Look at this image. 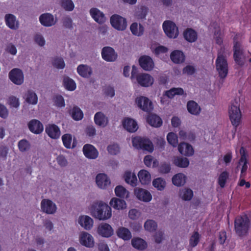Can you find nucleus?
I'll use <instances>...</instances> for the list:
<instances>
[{"mask_svg":"<svg viewBox=\"0 0 251 251\" xmlns=\"http://www.w3.org/2000/svg\"><path fill=\"white\" fill-rule=\"evenodd\" d=\"M90 215L100 221H107L112 215V209L107 203L102 201H96L89 207Z\"/></svg>","mask_w":251,"mask_h":251,"instance_id":"1","label":"nucleus"},{"mask_svg":"<svg viewBox=\"0 0 251 251\" xmlns=\"http://www.w3.org/2000/svg\"><path fill=\"white\" fill-rule=\"evenodd\" d=\"M131 79L132 82L138 83L142 87H148L151 86L154 82V78L150 75L147 73H137V69L134 66H132Z\"/></svg>","mask_w":251,"mask_h":251,"instance_id":"2","label":"nucleus"},{"mask_svg":"<svg viewBox=\"0 0 251 251\" xmlns=\"http://www.w3.org/2000/svg\"><path fill=\"white\" fill-rule=\"evenodd\" d=\"M230 120L232 125L238 126L241 122V112L240 109V100L235 99L231 102L228 110Z\"/></svg>","mask_w":251,"mask_h":251,"instance_id":"3","label":"nucleus"},{"mask_svg":"<svg viewBox=\"0 0 251 251\" xmlns=\"http://www.w3.org/2000/svg\"><path fill=\"white\" fill-rule=\"evenodd\" d=\"M216 67L219 76L222 78H225L228 73V64L225 50L221 49L218 54L216 60Z\"/></svg>","mask_w":251,"mask_h":251,"instance_id":"4","label":"nucleus"},{"mask_svg":"<svg viewBox=\"0 0 251 251\" xmlns=\"http://www.w3.org/2000/svg\"><path fill=\"white\" fill-rule=\"evenodd\" d=\"M250 226V222L246 216L237 217L234 221V229L239 236H246Z\"/></svg>","mask_w":251,"mask_h":251,"instance_id":"5","label":"nucleus"},{"mask_svg":"<svg viewBox=\"0 0 251 251\" xmlns=\"http://www.w3.org/2000/svg\"><path fill=\"white\" fill-rule=\"evenodd\" d=\"M132 145L136 149H140L150 152L154 150L152 142L148 139L141 137H135L132 139Z\"/></svg>","mask_w":251,"mask_h":251,"instance_id":"6","label":"nucleus"},{"mask_svg":"<svg viewBox=\"0 0 251 251\" xmlns=\"http://www.w3.org/2000/svg\"><path fill=\"white\" fill-rule=\"evenodd\" d=\"M233 50L235 61L239 65H243L244 64L245 60L246 59L248 52L244 51L241 44L239 42L235 41H234Z\"/></svg>","mask_w":251,"mask_h":251,"instance_id":"7","label":"nucleus"},{"mask_svg":"<svg viewBox=\"0 0 251 251\" xmlns=\"http://www.w3.org/2000/svg\"><path fill=\"white\" fill-rule=\"evenodd\" d=\"M135 104L138 108L146 112H151L153 109L152 101L147 97L140 96L135 100Z\"/></svg>","mask_w":251,"mask_h":251,"instance_id":"8","label":"nucleus"},{"mask_svg":"<svg viewBox=\"0 0 251 251\" xmlns=\"http://www.w3.org/2000/svg\"><path fill=\"white\" fill-rule=\"evenodd\" d=\"M163 28L166 35L170 38H176L178 35V29L175 23L165 21L163 24Z\"/></svg>","mask_w":251,"mask_h":251,"instance_id":"9","label":"nucleus"},{"mask_svg":"<svg viewBox=\"0 0 251 251\" xmlns=\"http://www.w3.org/2000/svg\"><path fill=\"white\" fill-rule=\"evenodd\" d=\"M78 241L81 245L88 248H92L95 246L94 237L87 231H82L79 232Z\"/></svg>","mask_w":251,"mask_h":251,"instance_id":"10","label":"nucleus"},{"mask_svg":"<svg viewBox=\"0 0 251 251\" xmlns=\"http://www.w3.org/2000/svg\"><path fill=\"white\" fill-rule=\"evenodd\" d=\"M110 22L112 27L118 30H124L126 28V19L119 15H112L110 17Z\"/></svg>","mask_w":251,"mask_h":251,"instance_id":"11","label":"nucleus"},{"mask_svg":"<svg viewBox=\"0 0 251 251\" xmlns=\"http://www.w3.org/2000/svg\"><path fill=\"white\" fill-rule=\"evenodd\" d=\"M76 223L85 230H90L94 226V219L86 215H80L76 221Z\"/></svg>","mask_w":251,"mask_h":251,"instance_id":"12","label":"nucleus"},{"mask_svg":"<svg viewBox=\"0 0 251 251\" xmlns=\"http://www.w3.org/2000/svg\"><path fill=\"white\" fill-rule=\"evenodd\" d=\"M41 210L47 214H53L57 210L56 204L52 201L44 199L42 200L40 204Z\"/></svg>","mask_w":251,"mask_h":251,"instance_id":"13","label":"nucleus"},{"mask_svg":"<svg viewBox=\"0 0 251 251\" xmlns=\"http://www.w3.org/2000/svg\"><path fill=\"white\" fill-rule=\"evenodd\" d=\"M39 21L43 26L50 27L56 24L57 20L52 14L49 13H45L39 16Z\"/></svg>","mask_w":251,"mask_h":251,"instance_id":"14","label":"nucleus"},{"mask_svg":"<svg viewBox=\"0 0 251 251\" xmlns=\"http://www.w3.org/2000/svg\"><path fill=\"white\" fill-rule=\"evenodd\" d=\"M5 25L10 29L16 30L20 27V22L16 16L11 13L6 14L4 17Z\"/></svg>","mask_w":251,"mask_h":251,"instance_id":"15","label":"nucleus"},{"mask_svg":"<svg viewBox=\"0 0 251 251\" xmlns=\"http://www.w3.org/2000/svg\"><path fill=\"white\" fill-rule=\"evenodd\" d=\"M97 233L101 237L108 238L113 234L114 230L109 224L102 223L98 225Z\"/></svg>","mask_w":251,"mask_h":251,"instance_id":"16","label":"nucleus"},{"mask_svg":"<svg viewBox=\"0 0 251 251\" xmlns=\"http://www.w3.org/2000/svg\"><path fill=\"white\" fill-rule=\"evenodd\" d=\"M11 81L16 85H21L24 81V75L22 71L18 68L12 69L9 73Z\"/></svg>","mask_w":251,"mask_h":251,"instance_id":"17","label":"nucleus"},{"mask_svg":"<svg viewBox=\"0 0 251 251\" xmlns=\"http://www.w3.org/2000/svg\"><path fill=\"white\" fill-rule=\"evenodd\" d=\"M92 18L98 24L102 25L106 21V17L104 13L96 7H92L89 10Z\"/></svg>","mask_w":251,"mask_h":251,"instance_id":"18","label":"nucleus"},{"mask_svg":"<svg viewBox=\"0 0 251 251\" xmlns=\"http://www.w3.org/2000/svg\"><path fill=\"white\" fill-rule=\"evenodd\" d=\"M96 183L100 189L105 190L110 186L111 181L106 175L100 173L96 176Z\"/></svg>","mask_w":251,"mask_h":251,"instance_id":"19","label":"nucleus"},{"mask_svg":"<svg viewBox=\"0 0 251 251\" xmlns=\"http://www.w3.org/2000/svg\"><path fill=\"white\" fill-rule=\"evenodd\" d=\"M101 56L106 61L114 62L117 58V54L112 48L105 47L102 49Z\"/></svg>","mask_w":251,"mask_h":251,"instance_id":"20","label":"nucleus"},{"mask_svg":"<svg viewBox=\"0 0 251 251\" xmlns=\"http://www.w3.org/2000/svg\"><path fill=\"white\" fill-rule=\"evenodd\" d=\"M240 153L241 156L239 162L238 167H241L240 175L241 177H244L248 169V155L246 153L245 150L243 147L240 149Z\"/></svg>","mask_w":251,"mask_h":251,"instance_id":"21","label":"nucleus"},{"mask_svg":"<svg viewBox=\"0 0 251 251\" xmlns=\"http://www.w3.org/2000/svg\"><path fill=\"white\" fill-rule=\"evenodd\" d=\"M134 194L140 201L148 202L152 200V195L147 190L143 188H135Z\"/></svg>","mask_w":251,"mask_h":251,"instance_id":"22","label":"nucleus"},{"mask_svg":"<svg viewBox=\"0 0 251 251\" xmlns=\"http://www.w3.org/2000/svg\"><path fill=\"white\" fill-rule=\"evenodd\" d=\"M95 124L100 127H106L109 123L108 117L102 112H97L94 117Z\"/></svg>","mask_w":251,"mask_h":251,"instance_id":"23","label":"nucleus"},{"mask_svg":"<svg viewBox=\"0 0 251 251\" xmlns=\"http://www.w3.org/2000/svg\"><path fill=\"white\" fill-rule=\"evenodd\" d=\"M139 62L141 68L147 71L152 70L154 67L153 61L149 56L144 55L141 56L139 58Z\"/></svg>","mask_w":251,"mask_h":251,"instance_id":"24","label":"nucleus"},{"mask_svg":"<svg viewBox=\"0 0 251 251\" xmlns=\"http://www.w3.org/2000/svg\"><path fill=\"white\" fill-rule=\"evenodd\" d=\"M83 152L86 157L91 159L97 158L99 155L98 150L90 144H86L83 146Z\"/></svg>","mask_w":251,"mask_h":251,"instance_id":"25","label":"nucleus"},{"mask_svg":"<svg viewBox=\"0 0 251 251\" xmlns=\"http://www.w3.org/2000/svg\"><path fill=\"white\" fill-rule=\"evenodd\" d=\"M27 125L29 130L34 134H40L44 129L43 124L38 120H31Z\"/></svg>","mask_w":251,"mask_h":251,"instance_id":"26","label":"nucleus"},{"mask_svg":"<svg viewBox=\"0 0 251 251\" xmlns=\"http://www.w3.org/2000/svg\"><path fill=\"white\" fill-rule=\"evenodd\" d=\"M122 124L124 128L129 132H134L138 128L137 122L129 118H125L123 120Z\"/></svg>","mask_w":251,"mask_h":251,"instance_id":"27","label":"nucleus"},{"mask_svg":"<svg viewBox=\"0 0 251 251\" xmlns=\"http://www.w3.org/2000/svg\"><path fill=\"white\" fill-rule=\"evenodd\" d=\"M46 132L52 139H57L60 136V130L58 126L54 124L49 125L46 127Z\"/></svg>","mask_w":251,"mask_h":251,"instance_id":"28","label":"nucleus"},{"mask_svg":"<svg viewBox=\"0 0 251 251\" xmlns=\"http://www.w3.org/2000/svg\"><path fill=\"white\" fill-rule=\"evenodd\" d=\"M123 177L126 182L130 186L135 187L137 185L138 179L134 172L126 171L125 172Z\"/></svg>","mask_w":251,"mask_h":251,"instance_id":"29","label":"nucleus"},{"mask_svg":"<svg viewBox=\"0 0 251 251\" xmlns=\"http://www.w3.org/2000/svg\"><path fill=\"white\" fill-rule=\"evenodd\" d=\"M77 72L81 77H90L93 74L92 68L85 64H80L77 67Z\"/></svg>","mask_w":251,"mask_h":251,"instance_id":"30","label":"nucleus"},{"mask_svg":"<svg viewBox=\"0 0 251 251\" xmlns=\"http://www.w3.org/2000/svg\"><path fill=\"white\" fill-rule=\"evenodd\" d=\"M178 150L181 154L186 156H192L194 152L192 146L185 142L181 143L178 145Z\"/></svg>","mask_w":251,"mask_h":251,"instance_id":"31","label":"nucleus"},{"mask_svg":"<svg viewBox=\"0 0 251 251\" xmlns=\"http://www.w3.org/2000/svg\"><path fill=\"white\" fill-rule=\"evenodd\" d=\"M62 140L64 146L67 149H73L75 147L76 142L75 138L70 134H65L62 136Z\"/></svg>","mask_w":251,"mask_h":251,"instance_id":"32","label":"nucleus"},{"mask_svg":"<svg viewBox=\"0 0 251 251\" xmlns=\"http://www.w3.org/2000/svg\"><path fill=\"white\" fill-rule=\"evenodd\" d=\"M139 181L142 185H148L151 182V175L146 170H141L138 173Z\"/></svg>","mask_w":251,"mask_h":251,"instance_id":"33","label":"nucleus"},{"mask_svg":"<svg viewBox=\"0 0 251 251\" xmlns=\"http://www.w3.org/2000/svg\"><path fill=\"white\" fill-rule=\"evenodd\" d=\"M26 102L30 105H36L38 102V96L32 90H28L24 96Z\"/></svg>","mask_w":251,"mask_h":251,"instance_id":"34","label":"nucleus"},{"mask_svg":"<svg viewBox=\"0 0 251 251\" xmlns=\"http://www.w3.org/2000/svg\"><path fill=\"white\" fill-rule=\"evenodd\" d=\"M117 236L125 241L129 240L132 238L130 231L127 228L121 226L116 231Z\"/></svg>","mask_w":251,"mask_h":251,"instance_id":"35","label":"nucleus"},{"mask_svg":"<svg viewBox=\"0 0 251 251\" xmlns=\"http://www.w3.org/2000/svg\"><path fill=\"white\" fill-rule=\"evenodd\" d=\"M186 180V176L183 173H178L172 178L173 184L177 187L183 186Z\"/></svg>","mask_w":251,"mask_h":251,"instance_id":"36","label":"nucleus"},{"mask_svg":"<svg viewBox=\"0 0 251 251\" xmlns=\"http://www.w3.org/2000/svg\"><path fill=\"white\" fill-rule=\"evenodd\" d=\"M109 204L113 208L117 210H123L126 207V201L117 198H112L110 200Z\"/></svg>","mask_w":251,"mask_h":251,"instance_id":"37","label":"nucleus"},{"mask_svg":"<svg viewBox=\"0 0 251 251\" xmlns=\"http://www.w3.org/2000/svg\"><path fill=\"white\" fill-rule=\"evenodd\" d=\"M187 108L188 112L194 115H198L201 111V107L194 100H190L187 102Z\"/></svg>","mask_w":251,"mask_h":251,"instance_id":"38","label":"nucleus"},{"mask_svg":"<svg viewBox=\"0 0 251 251\" xmlns=\"http://www.w3.org/2000/svg\"><path fill=\"white\" fill-rule=\"evenodd\" d=\"M148 123L151 126L154 127H158L162 125V121L160 117L155 115H150L147 118Z\"/></svg>","mask_w":251,"mask_h":251,"instance_id":"39","label":"nucleus"},{"mask_svg":"<svg viewBox=\"0 0 251 251\" xmlns=\"http://www.w3.org/2000/svg\"><path fill=\"white\" fill-rule=\"evenodd\" d=\"M179 196L183 201H190L193 197V192L190 188H183L179 190Z\"/></svg>","mask_w":251,"mask_h":251,"instance_id":"40","label":"nucleus"},{"mask_svg":"<svg viewBox=\"0 0 251 251\" xmlns=\"http://www.w3.org/2000/svg\"><path fill=\"white\" fill-rule=\"evenodd\" d=\"M170 57L172 61L175 63H182L185 60L183 53L177 50L173 51L171 54Z\"/></svg>","mask_w":251,"mask_h":251,"instance_id":"41","label":"nucleus"},{"mask_svg":"<svg viewBox=\"0 0 251 251\" xmlns=\"http://www.w3.org/2000/svg\"><path fill=\"white\" fill-rule=\"evenodd\" d=\"M130 29L131 33L135 36H140L144 33V28L142 25L137 23H132L130 26Z\"/></svg>","mask_w":251,"mask_h":251,"instance_id":"42","label":"nucleus"},{"mask_svg":"<svg viewBox=\"0 0 251 251\" xmlns=\"http://www.w3.org/2000/svg\"><path fill=\"white\" fill-rule=\"evenodd\" d=\"M132 246L138 250H143L147 247L146 242L140 238H134L131 240Z\"/></svg>","mask_w":251,"mask_h":251,"instance_id":"43","label":"nucleus"},{"mask_svg":"<svg viewBox=\"0 0 251 251\" xmlns=\"http://www.w3.org/2000/svg\"><path fill=\"white\" fill-rule=\"evenodd\" d=\"M63 85L68 91H74L76 88V83L74 80L68 76H64L63 79Z\"/></svg>","mask_w":251,"mask_h":251,"instance_id":"44","label":"nucleus"},{"mask_svg":"<svg viewBox=\"0 0 251 251\" xmlns=\"http://www.w3.org/2000/svg\"><path fill=\"white\" fill-rule=\"evenodd\" d=\"M72 118L75 121H80L83 117L82 111L77 106L73 107L70 111Z\"/></svg>","mask_w":251,"mask_h":251,"instance_id":"45","label":"nucleus"},{"mask_svg":"<svg viewBox=\"0 0 251 251\" xmlns=\"http://www.w3.org/2000/svg\"><path fill=\"white\" fill-rule=\"evenodd\" d=\"M184 37L187 41L192 43L196 41L198 36L194 30L188 28L184 32Z\"/></svg>","mask_w":251,"mask_h":251,"instance_id":"46","label":"nucleus"},{"mask_svg":"<svg viewBox=\"0 0 251 251\" xmlns=\"http://www.w3.org/2000/svg\"><path fill=\"white\" fill-rule=\"evenodd\" d=\"M157 224L154 220L148 219L144 224V227L146 231L149 232H153L157 228Z\"/></svg>","mask_w":251,"mask_h":251,"instance_id":"47","label":"nucleus"},{"mask_svg":"<svg viewBox=\"0 0 251 251\" xmlns=\"http://www.w3.org/2000/svg\"><path fill=\"white\" fill-rule=\"evenodd\" d=\"M152 185L157 190L162 191L166 186V181L163 178L158 177L153 180Z\"/></svg>","mask_w":251,"mask_h":251,"instance_id":"48","label":"nucleus"},{"mask_svg":"<svg viewBox=\"0 0 251 251\" xmlns=\"http://www.w3.org/2000/svg\"><path fill=\"white\" fill-rule=\"evenodd\" d=\"M115 193L117 197L123 199H127L129 196V192L128 191L121 185H119L115 187Z\"/></svg>","mask_w":251,"mask_h":251,"instance_id":"49","label":"nucleus"},{"mask_svg":"<svg viewBox=\"0 0 251 251\" xmlns=\"http://www.w3.org/2000/svg\"><path fill=\"white\" fill-rule=\"evenodd\" d=\"M174 164L180 168H186L189 164V161L187 158L175 157L173 159Z\"/></svg>","mask_w":251,"mask_h":251,"instance_id":"50","label":"nucleus"},{"mask_svg":"<svg viewBox=\"0 0 251 251\" xmlns=\"http://www.w3.org/2000/svg\"><path fill=\"white\" fill-rule=\"evenodd\" d=\"M145 165L148 167L155 168L158 166V161L150 155H146L144 159Z\"/></svg>","mask_w":251,"mask_h":251,"instance_id":"51","label":"nucleus"},{"mask_svg":"<svg viewBox=\"0 0 251 251\" xmlns=\"http://www.w3.org/2000/svg\"><path fill=\"white\" fill-rule=\"evenodd\" d=\"M148 11L147 7L141 6L136 8L134 15L138 19H144L146 18Z\"/></svg>","mask_w":251,"mask_h":251,"instance_id":"52","label":"nucleus"},{"mask_svg":"<svg viewBox=\"0 0 251 251\" xmlns=\"http://www.w3.org/2000/svg\"><path fill=\"white\" fill-rule=\"evenodd\" d=\"M184 93L183 90L181 88H173L165 92V95L168 98L172 99L175 95H182Z\"/></svg>","mask_w":251,"mask_h":251,"instance_id":"53","label":"nucleus"},{"mask_svg":"<svg viewBox=\"0 0 251 251\" xmlns=\"http://www.w3.org/2000/svg\"><path fill=\"white\" fill-rule=\"evenodd\" d=\"M60 4L63 9L68 11H73L75 7V5L72 0H61Z\"/></svg>","mask_w":251,"mask_h":251,"instance_id":"54","label":"nucleus"},{"mask_svg":"<svg viewBox=\"0 0 251 251\" xmlns=\"http://www.w3.org/2000/svg\"><path fill=\"white\" fill-rule=\"evenodd\" d=\"M167 139L168 143L174 147L178 144L177 136L174 132L169 133L167 136Z\"/></svg>","mask_w":251,"mask_h":251,"instance_id":"55","label":"nucleus"},{"mask_svg":"<svg viewBox=\"0 0 251 251\" xmlns=\"http://www.w3.org/2000/svg\"><path fill=\"white\" fill-rule=\"evenodd\" d=\"M229 177V174L226 171H224L221 173L218 177V183L220 186L223 188Z\"/></svg>","mask_w":251,"mask_h":251,"instance_id":"56","label":"nucleus"},{"mask_svg":"<svg viewBox=\"0 0 251 251\" xmlns=\"http://www.w3.org/2000/svg\"><path fill=\"white\" fill-rule=\"evenodd\" d=\"M18 146L20 151L25 152L30 149V145L26 140L23 139L18 142Z\"/></svg>","mask_w":251,"mask_h":251,"instance_id":"57","label":"nucleus"},{"mask_svg":"<svg viewBox=\"0 0 251 251\" xmlns=\"http://www.w3.org/2000/svg\"><path fill=\"white\" fill-rule=\"evenodd\" d=\"M33 39L35 43L41 47H44L46 44V40L44 37L40 33L35 34Z\"/></svg>","mask_w":251,"mask_h":251,"instance_id":"58","label":"nucleus"},{"mask_svg":"<svg viewBox=\"0 0 251 251\" xmlns=\"http://www.w3.org/2000/svg\"><path fill=\"white\" fill-rule=\"evenodd\" d=\"M200 235L198 232H195L189 239V245L191 247H196L200 241Z\"/></svg>","mask_w":251,"mask_h":251,"instance_id":"59","label":"nucleus"},{"mask_svg":"<svg viewBox=\"0 0 251 251\" xmlns=\"http://www.w3.org/2000/svg\"><path fill=\"white\" fill-rule=\"evenodd\" d=\"M52 63L53 66L58 69H62L65 66V62L61 57H55L52 60Z\"/></svg>","mask_w":251,"mask_h":251,"instance_id":"60","label":"nucleus"},{"mask_svg":"<svg viewBox=\"0 0 251 251\" xmlns=\"http://www.w3.org/2000/svg\"><path fill=\"white\" fill-rule=\"evenodd\" d=\"M7 103L11 107L17 108L20 106L19 99L13 96L8 98Z\"/></svg>","mask_w":251,"mask_h":251,"instance_id":"61","label":"nucleus"},{"mask_svg":"<svg viewBox=\"0 0 251 251\" xmlns=\"http://www.w3.org/2000/svg\"><path fill=\"white\" fill-rule=\"evenodd\" d=\"M128 216L130 219L137 220L140 217L141 212L139 210L133 208L129 210Z\"/></svg>","mask_w":251,"mask_h":251,"instance_id":"62","label":"nucleus"},{"mask_svg":"<svg viewBox=\"0 0 251 251\" xmlns=\"http://www.w3.org/2000/svg\"><path fill=\"white\" fill-rule=\"evenodd\" d=\"M152 50L156 55H159L167 52L168 50L164 46H158L154 48H152Z\"/></svg>","mask_w":251,"mask_h":251,"instance_id":"63","label":"nucleus"},{"mask_svg":"<svg viewBox=\"0 0 251 251\" xmlns=\"http://www.w3.org/2000/svg\"><path fill=\"white\" fill-rule=\"evenodd\" d=\"M107 151L111 154L115 155L119 152L120 148L118 145L113 144L107 147Z\"/></svg>","mask_w":251,"mask_h":251,"instance_id":"64","label":"nucleus"}]
</instances>
